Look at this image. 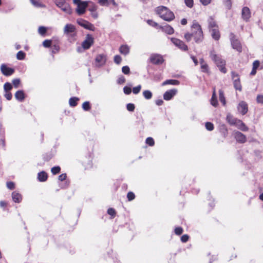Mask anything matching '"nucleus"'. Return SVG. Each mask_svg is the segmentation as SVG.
Returning a JSON list of instances; mask_svg holds the SVG:
<instances>
[{"instance_id": "f257e3e1", "label": "nucleus", "mask_w": 263, "mask_h": 263, "mask_svg": "<svg viewBox=\"0 0 263 263\" xmlns=\"http://www.w3.org/2000/svg\"><path fill=\"white\" fill-rule=\"evenodd\" d=\"M156 13L163 20L170 22L175 18L174 14L167 7L161 6L156 9Z\"/></svg>"}, {"instance_id": "f03ea898", "label": "nucleus", "mask_w": 263, "mask_h": 263, "mask_svg": "<svg viewBox=\"0 0 263 263\" xmlns=\"http://www.w3.org/2000/svg\"><path fill=\"white\" fill-rule=\"evenodd\" d=\"M191 28L193 37L196 43L201 42L203 39V35L200 25L196 21H194Z\"/></svg>"}, {"instance_id": "7ed1b4c3", "label": "nucleus", "mask_w": 263, "mask_h": 263, "mask_svg": "<svg viewBox=\"0 0 263 263\" xmlns=\"http://www.w3.org/2000/svg\"><path fill=\"white\" fill-rule=\"evenodd\" d=\"M210 57L214 61L217 66L219 67V70L223 73H226L227 70L224 67L226 63L218 55L216 54L214 51H211Z\"/></svg>"}, {"instance_id": "20e7f679", "label": "nucleus", "mask_w": 263, "mask_h": 263, "mask_svg": "<svg viewBox=\"0 0 263 263\" xmlns=\"http://www.w3.org/2000/svg\"><path fill=\"white\" fill-rule=\"evenodd\" d=\"M55 5L61 10L68 14L72 13V9L70 5L65 0H53Z\"/></svg>"}, {"instance_id": "39448f33", "label": "nucleus", "mask_w": 263, "mask_h": 263, "mask_svg": "<svg viewBox=\"0 0 263 263\" xmlns=\"http://www.w3.org/2000/svg\"><path fill=\"white\" fill-rule=\"evenodd\" d=\"M73 3L77 6L76 11L79 15L85 12L86 9L88 6V2L81 1V0H73Z\"/></svg>"}, {"instance_id": "423d86ee", "label": "nucleus", "mask_w": 263, "mask_h": 263, "mask_svg": "<svg viewBox=\"0 0 263 263\" xmlns=\"http://www.w3.org/2000/svg\"><path fill=\"white\" fill-rule=\"evenodd\" d=\"M230 38L231 45L234 49L240 52L242 50V47L240 41L236 38V36L232 33L230 34Z\"/></svg>"}, {"instance_id": "0eeeda50", "label": "nucleus", "mask_w": 263, "mask_h": 263, "mask_svg": "<svg viewBox=\"0 0 263 263\" xmlns=\"http://www.w3.org/2000/svg\"><path fill=\"white\" fill-rule=\"evenodd\" d=\"M149 60L151 63L156 65L161 64L164 62L163 57L159 54H151Z\"/></svg>"}, {"instance_id": "6e6552de", "label": "nucleus", "mask_w": 263, "mask_h": 263, "mask_svg": "<svg viewBox=\"0 0 263 263\" xmlns=\"http://www.w3.org/2000/svg\"><path fill=\"white\" fill-rule=\"evenodd\" d=\"M77 22L79 25L86 29L91 31H94L95 29V27L93 25L86 20L80 18L77 20Z\"/></svg>"}, {"instance_id": "1a4fd4ad", "label": "nucleus", "mask_w": 263, "mask_h": 263, "mask_svg": "<svg viewBox=\"0 0 263 263\" xmlns=\"http://www.w3.org/2000/svg\"><path fill=\"white\" fill-rule=\"evenodd\" d=\"M172 43L179 49L182 50L186 51L187 50V46L184 43V42L176 38H171Z\"/></svg>"}, {"instance_id": "9d476101", "label": "nucleus", "mask_w": 263, "mask_h": 263, "mask_svg": "<svg viewBox=\"0 0 263 263\" xmlns=\"http://www.w3.org/2000/svg\"><path fill=\"white\" fill-rule=\"evenodd\" d=\"M93 39L90 35H87L85 41L82 43V47L84 49H88L91 46Z\"/></svg>"}, {"instance_id": "9b49d317", "label": "nucleus", "mask_w": 263, "mask_h": 263, "mask_svg": "<svg viewBox=\"0 0 263 263\" xmlns=\"http://www.w3.org/2000/svg\"><path fill=\"white\" fill-rule=\"evenodd\" d=\"M232 77L233 79L234 80V86L236 89L238 90L239 91L241 90V86L240 84L239 78H238V76L236 74L235 72H232Z\"/></svg>"}, {"instance_id": "f8f14e48", "label": "nucleus", "mask_w": 263, "mask_h": 263, "mask_svg": "<svg viewBox=\"0 0 263 263\" xmlns=\"http://www.w3.org/2000/svg\"><path fill=\"white\" fill-rule=\"evenodd\" d=\"M177 92L176 89H172L166 91L163 95V98L165 100L168 101L175 96Z\"/></svg>"}, {"instance_id": "ddd939ff", "label": "nucleus", "mask_w": 263, "mask_h": 263, "mask_svg": "<svg viewBox=\"0 0 263 263\" xmlns=\"http://www.w3.org/2000/svg\"><path fill=\"white\" fill-rule=\"evenodd\" d=\"M237 109L242 115H244L248 112V105L245 102L241 101L237 106Z\"/></svg>"}, {"instance_id": "4468645a", "label": "nucleus", "mask_w": 263, "mask_h": 263, "mask_svg": "<svg viewBox=\"0 0 263 263\" xmlns=\"http://www.w3.org/2000/svg\"><path fill=\"white\" fill-rule=\"evenodd\" d=\"M96 63L97 66L100 67L104 65L106 61V57L104 54H99L96 58Z\"/></svg>"}, {"instance_id": "2eb2a0df", "label": "nucleus", "mask_w": 263, "mask_h": 263, "mask_svg": "<svg viewBox=\"0 0 263 263\" xmlns=\"http://www.w3.org/2000/svg\"><path fill=\"white\" fill-rule=\"evenodd\" d=\"M1 70L2 73L6 76H10L14 72L13 69L7 67L5 64L1 65Z\"/></svg>"}, {"instance_id": "dca6fc26", "label": "nucleus", "mask_w": 263, "mask_h": 263, "mask_svg": "<svg viewBox=\"0 0 263 263\" xmlns=\"http://www.w3.org/2000/svg\"><path fill=\"white\" fill-rule=\"evenodd\" d=\"M234 137L237 142L241 143L246 142L247 140L245 135L239 132L235 133Z\"/></svg>"}, {"instance_id": "f3484780", "label": "nucleus", "mask_w": 263, "mask_h": 263, "mask_svg": "<svg viewBox=\"0 0 263 263\" xmlns=\"http://www.w3.org/2000/svg\"><path fill=\"white\" fill-rule=\"evenodd\" d=\"M241 15L243 19L246 21H248L251 16V13L249 8L247 7H243L242 9Z\"/></svg>"}, {"instance_id": "a211bd4d", "label": "nucleus", "mask_w": 263, "mask_h": 263, "mask_svg": "<svg viewBox=\"0 0 263 263\" xmlns=\"http://www.w3.org/2000/svg\"><path fill=\"white\" fill-rule=\"evenodd\" d=\"M234 125H235L238 129L242 131H247L248 130V128L240 120L237 119Z\"/></svg>"}, {"instance_id": "6ab92c4d", "label": "nucleus", "mask_w": 263, "mask_h": 263, "mask_svg": "<svg viewBox=\"0 0 263 263\" xmlns=\"http://www.w3.org/2000/svg\"><path fill=\"white\" fill-rule=\"evenodd\" d=\"M76 30V28L74 25L71 24H66L64 28V32L65 34H69L70 33L74 32Z\"/></svg>"}, {"instance_id": "aec40b11", "label": "nucleus", "mask_w": 263, "mask_h": 263, "mask_svg": "<svg viewBox=\"0 0 263 263\" xmlns=\"http://www.w3.org/2000/svg\"><path fill=\"white\" fill-rule=\"evenodd\" d=\"M12 198L14 202L19 203L22 201V195L16 191L12 193Z\"/></svg>"}, {"instance_id": "412c9836", "label": "nucleus", "mask_w": 263, "mask_h": 263, "mask_svg": "<svg viewBox=\"0 0 263 263\" xmlns=\"http://www.w3.org/2000/svg\"><path fill=\"white\" fill-rule=\"evenodd\" d=\"M130 48L127 45H122L119 48L120 53L126 55L129 53Z\"/></svg>"}, {"instance_id": "4be33fe9", "label": "nucleus", "mask_w": 263, "mask_h": 263, "mask_svg": "<svg viewBox=\"0 0 263 263\" xmlns=\"http://www.w3.org/2000/svg\"><path fill=\"white\" fill-rule=\"evenodd\" d=\"M47 173L44 171L39 173L37 175V178L41 182L45 181L47 179Z\"/></svg>"}, {"instance_id": "5701e85b", "label": "nucleus", "mask_w": 263, "mask_h": 263, "mask_svg": "<svg viewBox=\"0 0 263 263\" xmlns=\"http://www.w3.org/2000/svg\"><path fill=\"white\" fill-rule=\"evenodd\" d=\"M212 36L215 40H218L220 38V33L218 29L213 28L211 29Z\"/></svg>"}, {"instance_id": "b1692460", "label": "nucleus", "mask_w": 263, "mask_h": 263, "mask_svg": "<svg viewBox=\"0 0 263 263\" xmlns=\"http://www.w3.org/2000/svg\"><path fill=\"white\" fill-rule=\"evenodd\" d=\"M15 98L20 101H22L24 99V93L22 90H18L15 93Z\"/></svg>"}, {"instance_id": "393cba45", "label": "nucleus", "mask_w": 263, "mask_h": 263, "mask_svg": "<svg viewBox=\"0 0 263 263\" xmlns=\"http://www.w3.org/2000/svg\"><path fill=\"white\" fill-rule=\"evenodd\" d=\"M226 120L230 124L234 125L237 119L234 118L230 114H228L227 116Z\"/></svg>"}, {"instance_id": "a878e982", "label": "nucleus", "mask_w": 263, "mask_h": 263, "mask_svg": "<svg viewBox=\"0 0 263 263\" xmlns=\"http://www.w3.org/2000/svg\"><path fill=\"white\" fill-rule=\"evenodd\" d=\"M211 104L215 107L217 106V105H218V102L216 99V91L215 88L213 89V95L212 98L211 99Z\"/></svg>"}, {"instance_id": "bb28decb", "label": "nucleus", "mask_w": 263, "mask_h": 263, "mask_svg": "<svg viewBox=\"0 0 263 263\" xmlns=\"http://www.w3.org/2000/svg\"><path fill=\"white\" fill-rule=\"evenodd\" d=\"M162 29L163 31L168 34H172L174 32V29L170 25L164 26V27H162Z\"/></svg>"}, {"instance_id": "cd10ccee", "label": "nucleus", "mask_w": 263, "mask_h": 263, "mask_svg": "<svg viewBox=\"0 0 263 263\" xmlns=\"http://www.w3.org/2000/svg\"><path fill=\"white\" fill-rule=\"evenodd\" d=\"M167 84L177 85L179 84V82L176 80H167L163 82L162 85L164 86Z\"/></svg>"}, {"instance_id": "c85d7f7f", "label": "nucleus", "mask_w": 263, "mask_h": 263, "mask_svg": "<svg viewBox=\"0 0 263 263\" xmlns=\"http://www.w3.org/2000/svg\"><path fill=\"white\" fill-rule=\"evenodd\" d=\"M79 100V99L77 97H72L70 98L69 100V103L70 106L74 107L77 104V102Z\"/></svg>"}, {"instance_id": "c756f323", "label": "nucleus", "mask_w": 263, "mask_h": 263, "mask_svg": "<svg viewBox=\"0 0 263 263\" xmlns=\"http://www.w3.org/2000/svg\"><path fill=\"white\" fill-rule=\"evenodd\" d=\"M143 97L146 99H150L152 98V93L151 91L149 90H144L143 92Z\"/></svg>"}, {"instance_id": "7c9ffc66", "label": "nucleus", "mask_w": 263, "mask_h": 263, "mask_svg": "<svg viewBox=\"0 0 263 263\" xmlns=\"http://www.w3.org/2000/svg\"><path fill=\"white\" fill-rule=\"evenodd\" d=\"M219 100L223 104V105H224L226 103V100H225V98L224 97L223 92L221 90H220L219 91Z\"/></svg>"}, {"instance_id": "2f4dec72", "label": "nucleus", "mask_w": 263, "mask_h": 263, "mask_svg": "<svg viewBox=\"0 0 263 263\" xmlns=\"http://www.w3.org/2000/svg\"><path fill=\"white\" fill-rule=\"evenodd\" d=\"M30 2L32 3V4L35 7H43V8H44L45 7V6L39 2H37V1H35V0H30Z\"/></svg>"}, {"instance_id": "473e14b6", "label": "nucleus", "mask_w": 263, "mask_h": 263, "mask_svg": "<svg viewBox=\"0 0 263 263\" xmlns=\"http://www.w3.org/2000/svg\"><path fill=\"white\" fill-rule=\"evenodd\" d=\"M25 55L26 54L23 51H20L17 53L16 58L19 60H22L25 59Z\"/></svg>"}, {"instance_id": "72a5a7b5", "label": "nucleus", "mask_w": 263, "mask_h": 263, "mask_svg": "<svg viewBox=\"0 0 263 263\" xmlns=\"http://www.w3.org/2000/svg\"><path fill=\"white\" fill-rule=\"evenodd\" d=\"M12 88V86L11 83L9 82L6 83L4 85V89L5 92L9 91Z\"/></svg>"}, {"instance_id": "f704fd0d", "label": "nucleus", "mask_w": 263, "mask_h": 263, "mask_svg": "<svg viewBox=\"0 0 263 263\" xmlns=\"http://www.w3.org/2000/svg\"><path fill=\"white\" fill-rule=\"evenodd\" d=\"M209 27L210 28H211V29L213 28H217L216 26V23H215V21L212 18H210L209 20Z\"/></svg>"}, {"instance_id": "c9c22d12", "label": "nucleus", "mask_w": 263, "mask_h": 263, "mask_svg": "<svg viewBox=\"0 0 263 263\" xmlns=\"http://www.w3.org/2000/svg\"><path fill=\"white\" fill-rule=\"evenodd\" d=\"M61 168L60 166H54L51 168V172L53 175H55L60 172Z\"/></svg>"}, {"instance_id": "e433bc0d", "label": "nucleus", "mask_w": 263, "mask_h": 263, "mask_svg": "<svg viewBox=\"0 0 263 263\" xmlns=\"http://www.w3.org/2000/svg\"><path fill=\"white\" fill-rule=\"evenodd\" d=\"M205 127L207 130L212 131L214 129V125L211 122H208L205 123Z\"/></svg>"}, {"instance_id": "4c0bfd02", "label": "nucleus", "mask_w": 263, "mask_h": 263, "mask_svg": "<svg viewBox=\"0 0 263 263\" xmlns=\"http://www.w3.org/2000/svg\"><path fill=\"white\" fill-rule=\"evenodd\" d=\"M223 2L226 7L230 9L232 7V2L231 0H223Z\"/></svg>"}, {"instance_id": "58836bf2", "label": "nucleus", "mask_w": 263, "mask_h": 263, "mask_svg": "<svg viewBox=\"0 0 263 263\" xmlns=\"http://www.w3.org/2000/svg\"><path fill=\"white\" fill-rule=\"evenodd\" d=\"M82 108L84 110H88L90 108V104L89 102H85L82 105Z\"/></svg>"}, {"instance_id": "ea45409f", "label": "nucleus", "mask_w": 263, "mask_h": 263, "mask_svg": "<svg viewBox=\"0 0 263 263\" xmlns=\"http://www.w3.org/2000/svg\"><path fill=\"white\" fill-rule=\"evenodd\" d=\"M146 143L149 146H153L155 144L154 139L151 137H148L146 139Z\"/></svg>"}, {"instance_id": "a19ab883", "label": "nucleus", "mask_w": 263, "mask_h": 263, "mask_svg": "<svg viewBox=\"0 0 263 263\" xmlns=\"http://www.w3.org/2000/svg\"><path fill=\"white\" fill-rule=\"evenodd\" d=\"M114 60L115 63L119 64L122 61V58L119 55H116L114 57Z\"/></svg>"}, {"instance_id": "79ce46f5", "label": "nucleus", "mask_w": 263, "mask_h": 263, "mask_svg": "<svg viewBox=\"0 0 263 263\" xmlns=\"http://www.w3.org/2000/svg\"><path fill=\"white\" fill-rule=\"evenodd\" d=\"M46 28L45 27L41 26L39 28V33L41 35H44L46 32Z\"/></svg>"}, {"instance_id": "37998d69", "label": "nucleus", "mask_w": 263, "mask_h": 263, "mask_svg": "<svg viewBox=\"0 0 263 263\" xmlns=\"http://www.w3.org/2000/svg\"><path fill=\"white\" fill-rule=\"evenodd\" d=\"M141 89V86L139 85L138 86L135 87L133 89V92L134 94H138Z\"/></svg>"}, {"instance_id": "c03bdc74", "label": "nucleus", "mask_w": 263, "mask_h": 263, "mask_svg": "<svg viewBox=\"0 0 263 263\" xmlns=\"http://www.w3.org/2000/svg\"><path fill=\"white\" fill-rule=\"evenodd\" d=\"M122 71L125 74H128L129 73L130 69L128 66H124L122 68Z\"/></svg>"}, {"instance_id": "a18cd8bd", "label": "nucleus", "mask_w": 263, "mask_h": 263, "mask_svg": "<svg viewBox=\"0 0 263 263\" xmlns=\"http://www.w3.org/2000/svg\"><path fill=\"white\" fill-rule=\"evenodd\" d=\"M12 84L15 88H17L20 84V80L19 79H15L12 81Z\"/></svg>"}, {"instance_id": "49530a36", "label": "nucleus", "mask_w": 263, "mask_h": 263, "mask_svg": "<svg viewBox=\"0 0 263 263\" xmlns=\"http://www.w3.org/2000/svg\"><path fill=\"white\" fill-rule=\"evenodd\" d=\"M127 109L129 111H133L135 109V105L132 103H128L126 106Z\"/></svg>"}, {"instance_id": "de8ad7c7", "label": "nucleus", "mask_w": 263, "mask_h": 263, "mask_svg": "<svg viewBox=\"0 0 263 263\" xmlns=\"http://www.w3.org/2000/svg\"><path fill=\"white\" fill-rule=\"evenodd\" d=\"M51 41L50 40H46L43 42V45L44 46V47L46 48L49 47L51 46Z\"/></svg>"}, {"instance_id": "09e8293b", "label": "nucleus", "mask_w": 263, "mask_h": 263, "mask_svg": "<svg viewBox=\"0 0 263 263\" xmlns=\"http://www.w3.org/2000/svg\"><path fill=\"white\" fill-rule=\"evenodd\" d=\"M201 69L202 72H208L209 69L208 65L206 63L204 64L201 65Z\"/></svg>"}, {"instance_id": "8fccbe9b", "label": "nucleus", "mask_w": 263, "mask_h": 263, "mask_svg": "<svg viewBox=\"0 0 263 263\" xmlns=\"http://www.w3.org/2000/svg\"><path fill=\"white\" fill-rule=\"evenodd\" d=\"M7 187L10 190H13L15 187V184L14 182L10 181L7 183Z\"/></svg>"}, {"instance_id": "3c124183", "label": "nucleus", "mask_w": 263, "mask_h": 263, "mask_svg": "<svg viewBox=\"0 0 263 263\" xmlns=\"http://www.w3.org/2000/svg\"><path fill=\"white\" fill-rule=\"evenodd\" d=\"M185 5L189 8H191L193 6V0H184Z\"/></svg>"}, {"instance_id": "603ef678", "label": "nucleus", "mask_w": 263, "mask_h": 263, "mask_svg": "<svg viewBox=\"0 0 263 263\" xmlns=\"http://www.w3.org/2000/svg\"><path fill=\"white\" fill-rule=\"evenodd\" d=\"M135 194L133 192H129L127 194V197L129 201H131L135 198Z\"/></svg>"}, {"instance_id": "864d4df0", "label": "nucleus", "mask_w": 263, "mask_h": 263, "mask_svg": "<svg viewBox=\"0 0 263 263\" xmlns=\"http://www.w3.org/2000/svg\"><path fill=\"white\" fill-rule=\"evenodd\" d=\"M123 91L126 95H129L132 92V89L130 87L125 86L123 88Z\"/></svg>"}, {"instance_id": "5fc2aeb1", "label": "nucleus", "mask_w": 263, "mask_h": 263, "mask_svg": "<svg viewBox=\"0 0 263 263\" xmlns=\"http://www.w3.org/2000/svg\"><path fill=\"white\" fill-rule=\"evenodd\" d=\"M182 232L183 230L181 227H178L175 229V233L177 235H179L181 234L182 233Z\"/></svg>"}, {"instance_id": "6e6d98bb", "label": "nucleus", "mask_w": 263, "mask_h": 263, "mask_svg": "<svg viewBox=\"0 0 263 263\" xmlns=\"http://www.w3.org/2000/svg\"><path fill=\"white\" fill-rule=\"evenodd\" d=\"M256 101L258 103L263 104V95H258L257 96Z\"/></svg>"}, {"instance_id": "4d7b16f0", "label": "nucleus", "mask_w": 263, "mask_h": 263, "mask_svg": "<svg viewBox=\"0 0 263 263\" xmlns=\"http://www.w3.org/2000/svg\"><path fill=\"white\" fill-rule=\"evenodd\" d=\"M117 82L118 84H123L125 82V79L123 76H120L118 78Z\"/></svg>"}, {"instance_id": "13d9d810", "label": "nucleus", "mask_w": 263, "mask_h": 263, "mask_svg": "<svg viewBox=\"0 0 263 263\" xmlns=\"http://www.w3.org/2000/svg\"><path fill=\"white\" fill-rule=\"evenodd\" d=\"M192 37H193L192 33H186L184 35V37L186 40L187 41H190L191 40Z\"/></svg>"}, {"instance_id": "bf43d9fd", "label": "nucleus", "mask_w": 263, "mask_h": 263, "mask_svg": "<svg viewBox=\"0 0 263 263\" xmlns=\"http://www.w3.org/2000/svg\"><path fill=\"white\" fill-rule=\"evenodd\" d=\"M107 213L109 215H111L112 216H115V215L116 214L115 210L112 208L108 209L107 210Z\"/></svg>"}, {"instance_id": "052dcab7", "label": "nucleus", "mask_w": 263, "mask_h": 263, "mask_svg": "<svg viewBox=\"0 0 263 263\" xmlns=\"http://www.w3.org/2000/svg\"><path fill=\"white\" fill-rule=\"evenodd\" d=\"M147 23L148 24H149V25L152 26H153V27H156L158 25V24L155 22H154L152 20H148L147 21Z\"/></svg>"}, {"instance_id": "680f3d73", "label": "nucleus", "mask_w": 263, "mask_h": 263, "mask_svg": "<svg viewBox=\"0 0 263 263\" xmlns=\"http://www.w3.org/2000/svg\"><path fill=\"white\" fill-rule=\"evenodd\" d=\"M5 97L8 100H10L12 99V96L10 92L7 91L6 92V93L5 94Z\"/></svg>"}, {"instance_id": "e2e57ef3", "label": "nucleus", "mask_w": 263, "mask_h": 263, "mask_svg": "<svg viewBox=\"0 0 263 263\" xmlns=\"http://www.w3.org/2000/svg\"><path fill=\"white\" fill-rule=\"evenodd\" d=\"M99 3L102 6L108 5V0H99Z\"/></svg>"}, {"instance_id": "0e129e2a", "label": "nucleus", "mask_w": 263, "mask_h": 263, "mask_svg": "<svg viewBox=\"0 0 263 263\" xmlns=\"http://www.w3.org/2000/svg\"><path fill=\"white\" fill-rule=\"evenodd\" d=\"M189 236L187 235H183L181 237V240L183 242H186L189 239Z\"/></svg>"}, {"instance_id": "69168bd1", "label": "nucleus", "mask_w": 263, "mask_h": 263, "mask_svg": "<svg viewBox=\"0 0 263 263\" xmlns=\"http://www.w3.org/2000/svg\"><path fill=\"white\" fill-rule=\"evenodd\" d=\"M259 62L258 61H255L253 64V68L254 69H257L259 66Z\"/></svg>"}, {"instance_id": "338daca9", "label": "nucleus", "mask_w": 263, "mask_h": 263, "mask_svg": "<svg viewBox=\"0 0 263 263\" xmlns=\"http://www.w3.org/2000/svg\"><path fill=\"white\" fill-rule=\"evenodd\" d=\"M66 178V174H62L59 176V180L60 181H63Z\"/></svg>"}, {"instance_id": "774afa93", "label": "nucleus", "mask_w": 263, "mask_h": 263, "mask_svg": "<svg viewBox=\"0 0 263 263\" xmlns=\"http://www.w3.org/2000/svg\"><path fill=\"white\" fill-rule=\"evenodd\" d=\"M211 0H200L201 3L204 5H208L211 2Z\"/></svg>"}]
</instances>
